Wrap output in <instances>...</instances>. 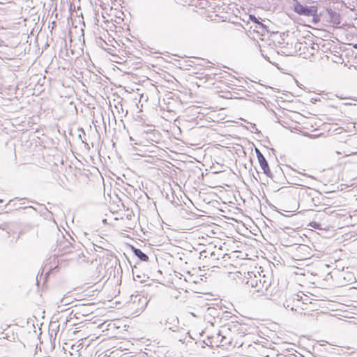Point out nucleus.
<instances>
[{"instance_id":"f03ea898","label":"nucleus","mask_w":357,"mask_h":357,"mask_svg":"<svg viewBox=\"0 0 357 357\" xmlns=\"http://www.w3.org/2000/svg\"><path fill=\"white\" fill-rule=\"evenodd\" d=\"M243 282L248 288L256 287L258 284V279L252 273L248 272L244 275Z\"/></svg>"},{"instance_id":"f257e3e1","label":"nucleus","mask_w":357,"mask_h":357,"mask_svg":"<svg viewBox=\"0 0 357 357\" xmlns=\"http://www.w3.org/2000/svg\"><path fill=\"white\" fill-rule=\"evenodd\" d=\"M293 10L298 15L307 17L308 20L314 24H317L320 21V16L318 14V7L317 6L303 5L298 0H294Z\"/></svg>"},{"instance_id":"20e7f679","label":"nucleus","mask_w":357,"mask_h":357,"mask_svg":"<svg viewBox=\"0 0 357 357\" xmlns=\"http://www.w3.org/2000/svg\"><path fill=\"white\" fill-rule=\"evenodd\" d=\"M328 14L329 15L331 18L329 22L332 24L333 26L338 25L340 24V14L337 13L335 11H333L332 10H328Z\"/></svg>"},{"instance_id":"7ed1b4c3","label":"nucleus","mask_w":357,"mask_h":357,"mask_svg":"<svg viewBox=\"0 0 357 357\" xmlns=\"http://www.w3.org/2000/svg\"><path fill=\"white\" fill-rule=\"evenodd\" d=\"M256 153H257L259 163L264 173L265 174H266L267 176H269V174H271V170H270L266 158L257 149H256Z\"/></svg>"},{"instance_id":"6e6552de","label":"nucleus","mask_w":357,"mask_h":357,"mask_svg":"<svg viewBox=\"0 0 357 357\" xmlns=\"http://www.w3.org/2000/svg\"><path fill=\"white\" fill-rule=\"evenodd\" d=\"M93 296H94L95 294H98V289H94L93 290Z\"/></svg>"},{"instance_id":"1a4fd4ad","label":"nucleus","mask_w":357,"mask_h":357,"mask_svg":"<svg viewBox=\"0 0 357 357\" xmlns=\"http://www.w3.org/2000/svg\"><path fill=\"white\" fill-rule=\"evenodd\" d=\"M354 47L357 50V44L354 45Z\"/></svg>"},{"instance_id":"39448f33","label":"nucleus","mask_w":357,"mask_h":357,"mask_svg":"<svg viewBox=\"0 0 357 357\" xmlns=\"http://www.w3.org/2000/svg\"><path fill=\"white\" fill-rule=\"evenodd\" d=\"M134 252L142 261H147L149 259L148 256L139 249L134 248Z\"/></svg>"},{"instance_id":"0eeeda50","label":"nucleus","mask_w":357,"mask_h":357,"mask_svg":"<svg viewBox=\"0 0 357 357\" xmlns=\"http://www.w3.org/2000/svg\"><path fill=\"white\" fill-rule=\"evenodd\" d=\"M309 225L314 229H320V225L317 222H310Z\"/></svg>"},{"instance_id":"423d86ee","label":"nucleus","mask_w":357,"mask_h":357,"mask_svg":"<svg viewBox=\"0 0 357 357\" xmlns=\"http://www.w3.org/2000/svg\"><path fill=\"white\" fill-rule=\"evenodd\" d=\"M249 17H250V20L252 22L256 23V24L260 25L261 26H264V24L262 23H261L260 22H259V20H257V18L255 15H250Z\"/></svg>"}]
</instances>
